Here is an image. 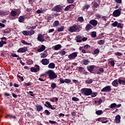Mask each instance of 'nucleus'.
Returning <instances> with one entry per match:
<instances>
[{"label": "nucleus", "mask_w": 125, "mask_h": 125, "mask_svg": "<svg viewBox=\"0 0 125 125\" xmlns=\"http://www.w3.org/2000/svg\"><path fill=\"white\" fill-rule=\"evenodd\" d=\"M80 28L78 27L77 25H73L69 28V31L71 32V33H73V32H77V31H79Z\"/></svg>", "instance_id": "obj_5"}, {"label": "nucleus", "mask_w": 125, "mask_h": 125, "mask_svg": "<svg viewBox=\"0 0 125 125\" xmlns=\"http://www.w3.org/2000/svg\"><path fill=\"white\" fill-rule=\"evenodd\" d=\"M28 33L29 34V36H30H30H32V35H34V34H35V31L33 30H30L28 32Z\"/></svg>", "instance_id": "obj_52"}, {"label": "nucleus", "mask_w": 125, "mask_h": 125, "mask_svg": "<svg viewBox=\"0 0 125 125\" xmlns=\"http://www.w3.org/2000/svg\"><path fill=\"white\" fill-rule=\"evenodd\" d=\"M78 22L83 23V21H84V20L83 19V17H80L78 18Z\"/></svg>", "instance_id": "obj_31"}, {"label": "nucleus", "mask_w": 125, "mask_h": 125, "mask_svg": "<svg viewBox=\"0 0 125 125\" xmlns=\"http://www.w3.org/2000/svg\"><path fill=\"white\" fill-rule=\"evenodd\" d=\"M86 83H88V84H90V83H93V81L90 79V80H86L85 81Z\"/></svg>", "instance_id": "obj_54"}, {"label": "nucleus", "mask_w": 125, "mask_h": 125, "mask_svg": "<svg viewBox=\"0 0 125 125\" xmlns=\"http://www.w3.org/2000/svg\"><path fill=\"white\" fill-rule=\"evenodd\" d=\"M5 34H9L10 33V29L7 28L5 30H4L3 32Z\"/></svg>", "instance_id": "obj_39"}, {"label": "nucleus", "mask_w": 125, "mask_h": 125, "mask_svg": "<svg viewBox=\"0 0 125 125\" xmlns=\"http://www.w3.org/2000/svg\"><path fill=\"white\" fill-rule=\"evenodd\" d=\"M58 32H63L64 31V26H62L60 27H59L57 29Z\"/></svg>", "instance_id": "obj_34"}, {"label": "nucleus", "mask_w": 125, "mask_h": 125, "mask_svg": "<svg viewBox=\"0 0 125 125\" xmlns=\"http://www.w3.org/2000/svg\"><path fill=\"white\" fill-rule=\"evenodd\" d=\"M112 85L115 87H118L119 86V82L117 79L115 80L112 83Z\"/></svg>", "instance_id": "obj_17"}, {"label": "nucleus", "mask_w": 125, "mask_h": 125, "mask_svg": "<svg viewBox=\"0 0 125 125\" xmlns=\"http://www.w3.org/2000/svg\"><path fill=\"white\" fill-rule=\"evenodd\" d=\"M93 26H92V25H91V24H87L86 25V27L85 28L86 31H89V30H91V29H93Z\"/></svg>", "instance_id": "obj_21"}, {"label": "nucleus", "mask_w": 125, "mask_h": 125, "mask_svg": "<svg viewBox=\"0 0 125 125\" xmlns=\"http://www.w3.org/2000/svg\"><path fill=\"white\" fill-rule=\"evenodd\" d=\"M113 27H117L118 26V21H115L111 24Z\"/></svg>", "instance_id": "obj_47"}, {"label": "nucleus", "mask_w": 125, "mask_h": 125, "mask_svg": "<svg viewBox=\"0 0 125 125\" xmlns=\"http://www.w3.org/2000/svg\"><path fill=\"white\" fill-rule=\"evenodd\" d=\"M76 57H78V53L76 52L68 55V58H69L70 60H74V59H76Z\"/></svg>", "instance_id": "obj_3"}, {"label": "nucleus", "mask_w": 125, "mask_h": 125, "mask_svg": "<svg viewBox=\"0 0 125 125\" xmlns=\"http://www.w3.org/2000/svg\"><path fill=\"white\" fill-rule=\"evenodd\" d=\"M92 4H93L94 8H97V7H99V4H98L96 1L92 2Z\"/></svg>", "instance_id": "obj_24"}, {"label": "nucleus", "mask_w": 125, "mask_h": 125, "mask_svg": "<svg viewBox=\"0 0 125 125\" xmlns=\"http://www.w3.org/2000/svg\"><path fill=\"white\" fill-rule=\"evenodd\" d=\"M94 68H95V65H88L86 67V69L88 72H90V73H91V74H94V72H93V70H94Z\"/></svg>", "instance_id": "obj_8"}, {"label": "nucleus", "mask_w": 125, "mask_h": 125, "mask_svg": "<svg viewBox=\"0 0 125 125\" xmlns=\"http://www.w3.org/2000/svg\"><path fill=\"white\" fill-rule=\"evenodd\" d=\"M45 49V46H44V45H42L41 47L40 48H38L37 49V52H42V51H43V50H44Z\"/></svg>", "instance_id": "obj_19"}, {"label": "nucleus", "mask_w": 125, "mask_h": 125, "mask_svg": "<svg viewBox=\"0 0 125 125\" xmlns=\"http://www.w3.org/2000/svg\"><path fill=\"white\" fill-rule=\"evenodd\" d=\"M71 8V7L70 6V5L68 6H67L65 8H64V11H68L69 9Z\"/></svg>", "instance_id": "obj_56"}, {"label": "nucleus", "mask_w": 125, "mask_h": 125, "mask_svg": "<svg viewBox=\"0 0 125 125\" xmlns=\"http://www.w3.org/2000/svg\"><path fill=\"white\" fill-rule=\"evenodd\" d=\"M25 20V18L24 17V16H21L19 18V22L20 23H23Z\"/></svg>", "instance_id": "obj_22"}, {"label": "nucleus", "mask_w": 125, "mask_h": 125, "mask_svg": "<svg viewBox=\"0 0 125 125\" xmlns=\"http://www.w3.org/2000/svg\"><path fill=\"white\" fill-rule=\"evenodd\" d=\"M89 61L88 60H83V65H88Z\"/></svg>", "instance_id": "obj_33"}, {"label": "nucleus", "mask_w": 125, "mask_h": 125, "mask_svg": "<svg viewBox=\"0 0 125 125\" xmlns=\"http://www.w3.org/2000/svg\"><path fill=\"white\" fill-rule=\"evenodd\" d=\"M10 14L13 17H15V16L17 15V12L14 10H12Z\"/></svg>", "instance_id": "obj_25"}, {"label": "nucleus", "mask_w": 125, "mask_h": 125, "mask_svg": "<svg viewBox=\"0 0 125 125\" xmlns=\"http://www.w3.org/2000/svg\"><path fill=\"white\" fill-rule=\"evenodd\" d=\"M21 42L22 43H23V44H26V45H32V44L31 43H28L25 42V40H22Z\"/></svg>", "instance_id": "obj_40"}, {"label": "nucleus", "mask_w": 125, "mask_h": 125, "mask_svg": "<svg viewBox=\"0 0 125 125\" xmlns=\"http://www.w3.org/2000/svg\"><path fill=\"white\" fill-rule=\"evenodd\" d=\"M117 28H121V29H123V28H124V26H123V25H122L121 23H118Z\"/></svg>", "instance_id": "obj_55"}, {"label": "nucleus", "mask_w": 125, "mask_h": 125, "mask_svg": "<svg viewBox=\"0 0 125 125\" xmlns=\"http://www.w3.org/2000/svg\"><path fill=\"white\" fill-rule=\"evenodd\" d=\"M100 51H99V49L98 48L94 50V51L93 52V54L94 55H95L96 54H98V53H99Z\"/></svg>", "instance_id": "obj_30"}, {"label": "nucleus", "mask_w": 125, "mask_h": 125, "mask_svg": "<svg viewBox=\"0 0 125 125\" xmlns=\"http://www.w3.org/2000/svg\"><path fill=\"white\" fill-rule=\"evenodd\" d=\"M105 43V41L104 40H100L98 42V44H100V45H103Z\"/></svg>", "instance_id": "obj_38"}, {"label": "nucleus", "mask_w": 125, "mask_h": 125, "mask_svg": "<svg viewBox=\"0 0 125 125\" xmlns=\"http://www.w3.org/2000/svg\"><path fill=\"white\" fill-rule=\"evenodd\" d=\"M43 114H44V115H46V116H49V115H50V112H49L48 110L46 109L44 112H43Z\"/></svg>", "instance_id": "obj_28"}, {"label": "nucleus", "mask_w": 125, "mask_h": 125, "mask_svg": "<svg viewBox=\"0 0 125 125\" xmlns=\"http://www.w3.org/2000/svg\"><path fill=\"white\" fill-rule=\"evenodd\" d=\"M7 116L9 117L10 118H11L12 119H14L15 120V119H16V116L12 114H7Z\"/></svg>", "instance_id": "obj_44"}, {"label": "nucleus", "mask_w": 125, "mask_h": 125, "mask_svg": "<svg viewBox=\"0 0 125 125\" xmlns=\"http://www.w3.org/2000/svg\"><path fill=\"white\" fill-rule=\"evenodd\" d=\"M61 47H62V46L61 45V44H57L54 46H53L52 48L53 49H54V50H59V49H60V48H61Z\"/></svg>", "instance_id": "obj_18"}, {"label": "nucleus", "mask_w": 125, "mask_h": 125, "mask_svg": "<svg viewBox=\"0 0 125 125\" xmlns=\"http://www.w3.org/2000/svg\"><path fill=\"white\" fill-rule=\"evenodd\" d=\"M33 83H32L31 82H29V83H23V85L24 86H31V85H32V84Z\"/></svg>", "instance_id": "obj_35"}, {"label": "nucleus", "mask_w": 125, "mask_h": 125, "mask_svg": "<svg viewBox=\"0 0 125 125\" xmlns=\"http://www.w3.org/2000/svg\"><path fill=\"white\" fill-rule=\"evenodd\" d=\"M56 83H53L51 84V87H52V89H55L56 88Z\"/></svg>", "instance_id": "obj_42"}, {"label": "nucleus", "mask_w": 125, "mask_h": 125, "mask_svg": "<svg viewBox=\"0 0 125 125\" xmlns=\"http://www.w3.org/2000/svg\"><path fill=\"white\" fill-rule=\"evenodd\" d=\"M92 38H96V32L93 31L91 34Z\"/></svg>", "instance_id": "obj_43"}, {"label": "nucleus", "mask_w": 125, "mask_h": 125, "mask_svg": "<svg viewBox=\"0 0 125 125\" xmlns=\"http://www.w3.org/2000/svg\"><path fill=\"white\" fill-rule=\"evenodd\" d=\"M96 114L98 116H100V115H102L103 114V111L102 110H99L96 111Z\"/></svg>", "instance_id": "obj_26"}, {"label": "nucleus", "mask_w": 125, "mask_h": 125, "mask_svg": "<svg viewBox=\"0 0 125 125\" xmlns=\"http://www.w3.org/2000/svg\"><path fill=\"white\" fill-rule=\"evenodd\" d=\"M77 42H82V36H78L76 39Z\"/></svg>", "instance_id": "obj_27"}, {"label": "nucleus", "mask_w": 125, "mask_h": 125, "mask_svg": "<svg viewBox=\"0 0 125 125\" xmlns=\"http://www.w3.org/2000/svg\"><path fill=\"white\" fill-rule=\"evenodd\" d=\"M116 107H117V104H116V103L111 104L110 106L111 109H114V108H116Z\"/></svg>", "instance_id": "obj_36"}, {"label": "nucleus", "mask_w": 125, "mask_h": 125, "mask_svg": "<svg viewBox=\"0 0 125 125\" xmlns=\"http://www.w3.org/2000/svg\"><path fill=\"white\" fill-rule=\"evenodd\" d=\"M105 121V118H102V117H100L98 118L97 120H96V121L101 122L102 124H107V123L109 122V121L108 120H106L105 121Z\"/></svg>", "instance_id": "obj_13"}, {"label": "nucleus", "mask_w": 125, "mask_h": 125, "mask_svg": "<svg viewBox=\"0 0 125 125\" xmlns=\"http://www.w3.org/2000/svg\"><path fill=\"white\" fill-rule=\"evenodd\" d=\"M59 53L60 55H62V56H64V55L66 54V51L62 50L61 51L59 52Z\"/></svg>", "instance_id": "obj_41"}, {"label": "nucleus", "mask_w": 125, "mask_h": 125, "mask_svg": "<svg viewBox=\"0 0 125 125\" xmlns=\"http://www.w3.org/2000/svg\"><path fill=\"white\" fill-rule=\"evenodd\" d=\"M35 107L37 112H41V111H42L43 110V107H42V106L40 104L35 105Z\"/></svg>", "instance_id": "obj_16"}, {"label": "nucleus", "mask_w": 125, "mask_h": 125, "mask_svg": "<svg viewBox=\"0 0 125 125\" xmlns=\"http://www.w3.org/2000/svg\"><path fill=\"white\" fill-rule=\"evenodd\" d=\"M91 96V97H96V96H97V92H92V91Z\"/></svg>", "instance_id": "obj_45"}, {"label": "nucleus", "mask_w": 125, "mask_h": 125, "mask_svg": "<svg viewBox=\"0 0 125 125\" xmlns=\"http://www.w3.org/2000/svg\"><path fill=\"white\" fill-rule=\"evenodd\" d=\"M41 63L42 64V65H48V64H49V60H48L47 59H42L41 61Z\"/></svg>", "instance_id": "obj_14"}, {"label": "nucleus", "mask_w": 125, "mask_h": 125, "mask_svg": "<svg viewBox=\"0 0 125 125\" xmlns=\"http://www.w3.org/2000/svg\"><path fill=\"white\" fill-rule=\"evenodd\" d=\"M118 83L120 84H123L124 85V80H121V79H118Z\"/></svg>", "instance_id": "obj_53"}, {"label": "nucleus", "mask_w": 125, "mask_h": 125, "mask_svg": "<svg viewBox=\"0 0 125 125\" xmlns=\"http://www.w3.org/2000/svg\"><path fill=\"white\" fill-rule=\"evenodd\" d=\"M44 38H45V40H46V41H50V37H49V36H48V35H47V34H44Z\"/></svg>", "instance_id": "obj_46"}, {"label": "nucleus", "mask_w": 125, "mask_h": 125, "mask_svg": "<svg viewBox=\"0 0 125 125\" xmlns=\"http://www.w3.org/2000/svg\"><path fill=\"white\" fill-rule=\"evenodd\" d=\"M28 51V48L26 46H24L22 48H20L18 50L17 52L19 53H24V52H26Z\"/></svg>", "instance_id": "obj_9"}, {"label": "nucleus", "mask_w": 125, "mask_h": 125, "mask_svg": "<svg viewBox=\"0 0 125 125\" xmlns=\"http://www.w3.org/2000/svg\"><path fill=\"white\" fill-rule=\"evenodd\" d=\"M59 81H60V83H65V80H64L62 78H60Z\"/></svg>", "instance_id": "obj_63"}, {"label": "nucleus", "mask_w": 125, "mask_h": 125, "mask_svg": "<svg viewBox=\"0 0 125 125\" xmlns=\"http://www.w3.org/2000/svg\"><path fill=\"white\" fill-rule=\"evenodd\" d=\"M110 63L112 67H114L115 66V62L114 61V60H111Z\"/></svg>", "instance_id": "obj_61"}, {"label": "nucleus", "mask_w": 125, "mask_h": 125, "mask_svg": "<svg viewBox=\"0 0 125 125\" xmlns=\"http://www.w3.org/2000/svg\"><path fill=\"white\" fill-rule=\"evenodd\" d=\"M51 19H52V17L49 16L47 17V21H50V20H51Z\"/></svg>", "instance_id": "obj_62"}, {"label": "nucleus", "mask_w": 125, "mask_h": 125, "mask_svg": "<svg viewBox=\"0 0 125 125\" xmlns=\"http://www.w3.org/2000/svg\"><path fill=\"white\" fill-rule=\"evenodd\" d=\"M64 83H71V80L65 79L64 80Z\"/></svg>", "instance_id": "obj_60"}, {"label": "nucleus", "mask_w": 125, "mask_h": 125, "mask_svg": "<svg viewBox=\"0 0 125 125\" xmlns=\"http://www.w3.org/2000/svg\"><path fill=\"white\" fill-rule=\"evenodd\" d=\"M89 7H90V5L85 4L83 6V10H87V9L89 8Z\"/></svg>", "instance_id": "obj_32"}, {"label": "nucleus", "mask_w": 125, "mask_h": 125, "mask_svg": "<svg viewBox=\"0 0 125 125\" xmlns=\"http://www.w3.org/2000/svg\"><path fill=\"white\" fill-rule=\"evenodd\" d=\"M48 68L49 69H54L55 68V64L53 62H51L48 65Z\"/></svg>", "instance_id": "obj_23"}, {"label": "nucleus", "mask_w": 125, "mask_h": 125, "mask_svg": "<svg viewBox=\"0 0 125 125\" xmlns=\"http://www.w3.org/2000/svg\"><path fill=\"white\" fill-rule=\"evenodd\" d=\"M22 34L24 35V36H30V34L29 33V32H28V31H23L22 32Z\"/></svg>", "instance_id": "obj_37"}, {"label": "nucleus", "mask_w": 125, "mask_h": 125, "mask_svg": "<svg viewBox=\"0 0 125 125\" xmlns=\"http://www.w3.org/2000/svg\"><path fill=\"white\" fill-rule=\"evenodd\" d=\"M84 49H88V48H90V45L88 44H86L83 46Z\"/></svg>", "instance_id": "obj_51"}, {"label": "nucleus", "mask_w": 125, "mask_h": 125, "mask_svg": "<svg viewBox=\"0 0 125 125\" xmlns=\"http://www.w3.org/2000/svg\"><path fill=\"white\" fill-rule=\"evenodd\" d=\"M112 90V88H111V86L107 85L105 87H104L102 90V92H110Z\"/></svg>", "instance_id": "obj_6"}, {"label": "nucleus", "mask_w": 125, "mask_h": 125, "mask_svg": "<svg viewBox=\"0 0 125 125\" xmlns=\"http://www.w3.org/2000/svg\"><path fill=\"white\" fill-rule=\"evenodd\" d=\"M121 10L120 9L115 10L113 12V16H114V17H119V16L121 15Z\"/></svg>", "instance_id": "obj_10"}, {"label": "nucleus", "mask_w": 125, "mask_h": 125, "mask_svg": "<svg viewBox=\"0 0 125 125\" xmlns=\"http://www.w3.org/2000/svg\"><path fill=\"white\" fill-rule=\"evenodd\" d=\"M17 77L19 78V79L21 80V82H23L24 81V78H23V77L19 75H17Z\"/></svg>", "instance_id": "obj_59"}, {"label": "nucleus", "mask_w": 125, "mask_h": 125, "mask_svg": "<svg viewBox=\"0 0 125 125\" xmlns=\"http://www.w3.org/2000/svg\"><path fill=\"white\" fill-rule=\"evenodd\" d=\"M72 100L73 101H80V99L76 97H74L72 98Z\"/></svg>", "instance_id": "obj_50"}, {"label": "nucleus", "mask_w": 125, "mask_h": 125, "mask_svg": "<svg viewBox=\"0 0 125 125\" xmlns=\"http://www.w3.org/2000/svg\"><path fill=\"white\" fill-rule=\"evenodd\" d=\"M35 68L32 67L30 68L31 72H32V73H37V72H39V71L40 70V66L38 65H35Z\"/></svg>", "instance_id": "obj_11"}, {"label": "nucleus", "mask_w": 125, "mask_h": 125, "mask_svg": "<svg viewBox=\"0 0 125 125\" xmlns=\"http://www.w3.org/2000/svg\"><path fill=\"white\" fill-rule=\"evenodd\" d=\"M81 92L83 95L88 96L92 93V90L91 88H83L81 89Z\"/></svg>", "instance_id": "obj_2"}, {"label": "nucleus", "mask_w": 125, "mask_h": 125, "mask_svg": "<svg viewBox=\"0 0 125 125\" xmlns=\"http://www.w3.org/2000/svg\"><path fill=\"white\" fill-rule=\"evenodd\" d=\"M89 24H90L94 27H96V26H97V24H98V22L97 21L95 20H92L90 21Z\"/></svg>", "instance_id": "obj_15"}, {"label": "nucleus", "mask_w": 125, "mask_h": 125, "mask_svg": "<svg viewBox=\"0 0 125 125\" xmlns=\"http://www.w3.org/2000/svg\"><path fill=\"white\" fill-rule=\"evenodd\" d=\"M114 54L116 56H122V53H121V52H117L116 53H114Z\"/></svg>", "instance_id": "obj_58"}, {"label": "nucleus", "mask_w": 125, "mask_h": 125, "mask_svg": "<svg viewBox=\"0 0 125 125\" xmlns=\"http://www.w3.org/2000/svg\"><path fill=\"white\" fill-rule=\"evenodd\" d=\"M49 122L50 123V124H51L52 125H54L56 124V122L54 121L49 120Z\"/></svg>", "instance_id": "obj_64"}, {"label": "nucleus", "mask_w": 125, "mask_h": 125, "mask_svg": "<svg viewBox=\"0 0 125 125\" xmlns=\"http://www.w3.org/2000/svg\"><path fill=\"white\" fill-rule=\"evenodd\" d=\"M44 106L45 107H46V108H48L49 109H51V110H55V107H52V105L49 103L48 102H45V104H44Z\"/></svg>", "instance_id": "obj_12"}, {"label": "nucleus", "mask_w": 125, "mask_h": 125, "mask_svg": "<svg viewBox=\"0 0 125 125\" xmlns=\"http://www.w3.org/2000/svg\"><path fill=\"white\" fill-rule=\"evenodd\" d=\"M11 56L13 57H19V55H18L16 54H14V53H12L11 54Z\"/></svg>", "instance_id": "obj_57"}, {"label": "nucleus", "mask_w": 125, "mask_h": 125, "mask_svg": "<svg viewBox=\"0 0 125 125\" xmlns=\"http://www.w3.org/2000/svg\"><path fill=\"white\" fill-rule=\"evenodd\" d=\"M77 68L79 72H80V73H82V72L83 71V67L79 66V67H78Z\"/></svg>", "instance_id": "obj_48"}, {"label": "nucleus", "mask_w": 125, "mask_h": 125, "mask_svg": "<svg viewBox=\"0 0 125 125\" xmlns=\"http://www.w3.org/2000/svg\"><path fill=\"white\" fill-rule=\"evenodd\" d=\"M45 74L48 75L49 80H55L57 78V75L52 70H49L45 72Z\"/></svg>", "instance_id": "obj_1"}, {"label": "nucleus", "mask_w": 125, "mask_h": 125, "mask_svg": "<svg viewBox=\"0 0 125 125\" xmlns=\"http://www.w3.org/2000/svg\"><path fill=\"white\" fill-rule=\"evenodd\" d=\"M121 116H120V115H116V116L115 117V123L116 124H119L120 122H121Z\"/></svg>", "instance_id": "obj_20"}, {"label": "nucleus", "mask_w": 125, "mask_h": 125, "mask_svg": "<svg viewBox=\"0 0 125 125\" xmlns=\"http://www.w3.org/2000/svg\"><path fill=\"white\" fill-rule=\"evenodd\" d=\"M54 27H57L59 26V21H56L54 22L53 24Z\"/></svg>", "instance_id": "obj_29"}, {"label": "nucleus", "mask_w": 125, "mask_h": 125, "mask_svg": "<svg viewBox=\"0 0 125 125\" xmlns=\"http://www.w3.org/2000/svg\"><path fill=\"white\" fill-rule=\"evenodd\" d=\"M41 58H45L46 57H47V55L46 54L44 53H41Z\"/></svg>", "instance_id": "obj_49"}, {"label": "nucleus", "mask_w": 125, "mask_h": 125, "mask_svg": "<svg viewBox=\"0 0 125 125\" xmlns=\"http://www.w3.org/2000/svg\"><path fill=\"white\" fill-rule=\"evenodd\" d=\"M53 11L56 12H61L62 11V7L60 5H56L53 8Z\"/></svg>", "instance_id": "obj_7"}, {"label": "nucleus", "mask_w": 125, "mask_h": 125, "mask_svg": "<svg viewBox=\"0 0 125 125\" xmlns=\"http://www.w3.org/2000/svg\"><path fill=\"white\" fill-rule=\"evenodd\" d=\"M45 34H39L38 35V37H37V41L39 42H45V39H44V35Z\"/></svg>", "instance_id": "obj_4"}]
</instances>
